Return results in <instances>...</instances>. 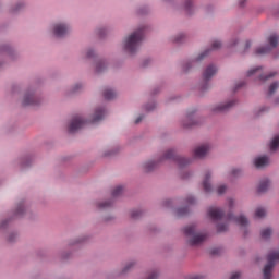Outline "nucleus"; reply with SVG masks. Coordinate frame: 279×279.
I'll return each instance as SVG.
<instances>
[{
    "label": "nucleus",
    "instance_id": "1a4fd4ad",
    "mask_svg": "<svg viewBox=\"0 0 279 279\" xmlns=\"http://www.w3.org/2000/svg\"><path fill=\"white\" fill-rule=\"evenodd\" d=\"M208 217L214 221H219V219H223V210L217 207H209Z\"/></svg>",
    "mask_w": 279,
    "mask_h": 279
},
{
    "label": "nucleus",
    "instance_id": "58836bf2",
    "mask_svg": "<svg viewBox=\"0 0 279 279\" xmlns=\"http://www.w3.org/2000/svg\"><path fill=\"white\" fill-rule=\"evenodd\" d=\"M182 38H184V34H180L174 40L175 43H182Z\"/></svg>",
    "mask_w": 279,
    "mask_h": 279
},
{
    "label": "nucleus",
    "instance_id": "bb28decb",
    "mask_svg": "<svg viewBox=\"0 0 279 279\" xmlns=\"http://www.w3.org/2000/svg\"><path fill=\"white\" fill-rule=\"evenodd\" d=\"M262 70L263 68L260 66L250 70L247 72V77H252V75H256V73H260Z\"/></svg>",
    "mask_w": 279,
    "mask_h": 279
},
{
    "label": "nucleus",
    "instance_id": "2eb2a0df",
    "mask_svg": "<svg viewBox=\"0 0 279 279\" xmlns=\"http://www.w3.org/2000/svg\"><path fill=\"white\" fill-rule=\"evenodd\" d=\"M270 186V182L268 179H264L259 182V185L257 187L258 193H265Z\"/></svg>",
    "mask_w": 279,
    "mask_h": 279
},
{
    "label": "nucleus",
    "instance_id": "6e6552de",
    "mask_svg": "<svg viewBox=\"0 0 279 279\" xmlns=\"http://www.w3.org/2000/svg\"><path fill=\"white\" fill-rule=\"evenodd\" d=\"M227 219L228 221H234V223H236L238 226H241V228H245V226L250 223V221H247V218H245V216L234 217V215L228 214Z\"/></svg>",
    "mask_w": 279,
    "mask_h": 279
},
{
    "label": "nucleus",
    "instance_id": "de8ad7c7",
    "mask_svg": "<svg viewBox=\"0 0 279 279\" xmlns=\"http://www.w3.org/2000/svg\"><path fill=\"white\" fill-rule=\"evenodd\" d=\"M191 279H202V276H199V275H194V276L191 277Z\"/></svg>",
    "mask_w": 279,
    "mask_h": 279
},
{
    "label": "nucleus",
    "instance_id": "7c9ffc66",
    "mask_svg": "<svg viewBox=\"0 0 279 279\" xmlns=\"http://www.w3.org/2000/svg\"><path fill=\"white\" fill-rule=\"evenodd\" d=\"M208 53H210V50H205L203 53H201V54L198 56V58L196 59L197 62L204 60V59L206 58V56H208Z\"/></svg>",
    "mask_w": 279,
    "mask_h": 279
},
{
    "label": "nucleus",
    "instance_id": "5701e85b",
    "mask_svg": "<svg viewBox=\"0 0 279 279\" xmlns=\"http://www.w3.org/2000/svg\"><path fill=\"white\" fill-rule=\"evenodd\" d=\"M154 167H156L155 161H148V162L144 163L145 171H154Z\"/></svg>",
    "mask_w": 279,
    "mask_h": 279
},
{
    "label": "nucleus",
    "instance_id": "4c0bfd02",
    "mask_svg": "<svg viewBox=\"0 0 279 279\" xmlns=\"http://www.w3.org/2000/svg\"><path fill=\"white\" fill-rule=\"evenodd\" d=\"M186 202H187L189 204H195V197L189 196V197L186 198Z\"/></svg>",
    "mask_w": 279,
    "mask_h": 279
},
{
    "label": "nucleus",
    "instance_id": "a211bd4d",
    "mask_svg": "<svg viewBox=\"0 0 279 279\" xmlns=\"http://www.w3.org/2000/svg\"><path fill=\"white\" fill-rule=\"evenodd\" d=\"M36 100L32 95H25L23 100V106H35Z\"/></svg>",
    "mask_w": 279,
    "mask_h": 279
},
{
    "label": "nucleus",
    "instance_id": "f257e3e1",
    "mask_svg": "<svg viewBox=\"0 0 279 279\" xmlns=\"http://www.w3.org/2000/svg\"><path fill=\"white\" fill-rule=\"evenodd\" d=\"M143 38H145V33L143 28H138L125 39L124 49L129 51V53H136Z\"/></svg>",
    "mask_w": 279,
    "mask_h": 279
},
{
    "label": "nucleus",
    "instance_id": "423d86ee",
    "mask_svg": "<svg viewBox=\"0 0 279 279\" xmlns=\"http://www.w3.org/2000/svg\"><path fill=\"white\" fill-rule=\"evenodd\" d=\"M86 125V120L82 119L80 116H75L69 125V132L70 134H75L77 130H82Z\"/></svg>",
    "mask_w": 279,
    "mask_h": 279
},
{
    "label": "nucleus",
    "instance_id": "4468645a",
    "mask_svg": "<svg viewBox=\"0 0 279 279\" xmlns=\"http://www.w3.org/2000/svg\"><path fill=\"white\" fill-rule=\"evenodd\" d=\"M215 73H217V68L215 65H209L205 70L203 77L205 81H208L210 77H213V75H215Z\"/></svg>",
    "mask_w": 279,
    "mask_h": 279
},
{
    "label": "nucleus",
    "instance_id": "412c9836",
    "mask_svg": "<svg viewBox=\"0 0 279 279\" xmlns=\"http://www.w3.org/2000/svg\"><path fill=\"white\" fill-rule=\"evenodd\" d=\"M265 215H267V211H265V208H263V207H258V208L255 210V217H256V219H263V217H265Z\"/></svg>",
    "mask_w": 279,
    "mask_h": 279
},
{
    "label": "nucleus",
    "instance_id": "aec40b11",
    "mask_svg": "<svg viewBox=\"0 0 279 279\" xmlns=\"http://www.w3.org/2000/svg\"><path fill=\"white\" fill-rule=\"evenodd\" d=\"M279 147V135L275 136L274 140L270 143V150L276 151Z\"/></svg>",
    "mask_w": 279,
    "mask_h": 279
},
{
    "label": "nucleus",
    "instance_id": "72a5a7b5",
    "mask_svg": "<svg viewBox=\"0 0 279 279\" xmlns=\"http://www.w3.org/2000/svg\"><path fill=\"white\" fill-rule=\"evenodd\" d=\"M132 267H134V263H129L124 269H123V274H125L126 271H130V269H132Z\"/></svg>",
    "mask_w": 279,
    "mask_h": 279
},
{
    "label": "nucleus",
    "instance_id": "4be33fe9",
    "mask_svg": "<svg viewBox=\"0 0 279 279\" xmlns=\"http://www.w3.org/2000/svg\"><path fill=\"white\" fill-rule=\"evenodd\" d=\"M278 87H279V83L278 82L272 83L269 86L268 95H274L276 93V90H278Z\"/></svg>",
    "mask_w": 279,
    "mask_h": 279
},
{
    "label": "nucleus",
    "instance_id": "473e14b6",
    "mask_svg": "<svg viewBox=\"0 0 279 279\" xmlns=\"http://www.w3.org/2000/svg\"><path fill=\"white\" fill-rule=\"evenodd\" d=\"M217 230L218 232H226V230H228V225H218Z\"/></svg>",
    "mask_w": 279,
    "mask_h": 279
},
{
    "label": "nucleus",
    "instance_id": "7ed1b4c3",
    "mask_svg": "<svg viewBox=\"0 0 279 279\" xmlns=\"http://www.w3.org/2000/svg\"><path fill=\"white\" fill-rule=\"evenodd\" d=\"M267 40H268V46L257 48L255 50L256 56H265L266 53H269L271 49H276L278 47V40H279L278 35L271 34Z\"/></svg>",
    "mask_w": 279,
    "mask_h": 279
},
{
    "label": "nucleus",
    "instance_id": "a878e982",
    "mask_svg": "<svg viewBox=\"0 0 279 279\" xmlns=\"http://www.w3.org/2000/svg\"><path fill=\"white\" fill-rule=\"evenodd\" d=\"M275 75H276V72H271V73H269L268 75H263V74H260L259 75V80H260V82H267V80H269V78H271V77H275Z\"/></svg>",
    "mask_w": 279,
    "mask_h": 279
},
{
    "label": "nucleus",
    "instance_id": "39448f33",
    "mask_svg": "<svg viewBox=\"0 0 279 279\" xmlns=\"http://www.w3.org/2000/svg\"><path fill=\"white\" fill-rule=\"evenodd\" d=\"M162 160H174L175 162H178V165H180V167H184L185 165H189L191 162V159H186L185 157H180L175 155V150L173 149H168L163 157L160 159V161Z\"/></svg>",
    "mask_w": 279,
    "mask_h": 279
},
{
    "label": "nucleus",
    "instance_id": "49530a36",
    "mask_svg": "<svg viewBox=\"0 0 279 279\" xmlns=\"http://www.w3.org/2000/svg\"><path fill=\"white\" fill-rule=\"evenodd\" d=\"M185 9H186V10H191V1H187V2H186Z\"/></svg>",
    "mask_w": 279,
    "mask_h": 279
},
{
    "label": "nucleus",
    "instance_id": "f3484780",
    "mask_svg": "<svg viewBox=\"0 0 279 279\" xmlns=\"http://www.w3.org/2000/svg\"><path fill=\"white\" fill-rule=\"evenodd\" d=\"M195 116L191 112L187 113L186 116V121H189V123L184 122L183 125L184 128H192V125H197V122H195Z\"/></svg>",
    "mask_w": 279,
    "mask_h": 279
},
{
    "label": "nucleus",
    "instance_id": "cd10ccee",
    "mask_svg": "<svg viewBox=\"0 0 279 279\" xmlns=\"http://www.w3.org/2000/svg\"><path fill=\"white\" fill-rule=\"evenodd\" d=\"M141 215H143V211H141L138 209H134L133 211H131L132 219H138V217H141Z\"/></svg>",
    "mask_w": 279,
    "mask_h": 279
},
{
    "label": "nucleus",
    "instance_id": "0eeeda50",
    "mask_svg": "<svg viewBox=\"0 0 279 279\" xmlns=\"http://www.w3.org/2000/svg\"><path fill=\"white\" fill-rule=\"evenodd\" d=\"M53 34L57 38H62V36H66V34H69V26L65 24H56L53 27Z\"/></svg>",
    "mask_w": 279,
    "mask_h": 279
},
{
    "label": "nucleus",
    "instance_id": "09e8293b",
    "mask_svg": "<svg viewBox=\"0 0 279 279\" xmlns=\"http://www.w3.org/2000/svg\"><path fill=\"white\" fill-rule=\"evenodd\" d=\"M244 84H245V83H240V84H238L236 87H235V90H239V88H241Z\"/></svg>",
    "mask_w": 279,
    "mask_h": 279
},
{
    "label": "nucleus",
    "instance_id": "f03ea898",
    "mask_svg": "<svg viewBox=\"0 0 279 279\" xmlns=\"http://www.w3.org/2000/svg\"><path fill=\"white\" fill-rule=\"evenodd\" d=\"M183 232L189 239L190 245H202V243H204L208 236L205 233L197 232V228L195 227V225L186 226L183 229Z\"/></svg>",
    "mask_w": 279,
    "mask_h": 279
},
{
    "label": "nucleus",
    "instance_id": "6ab92c4d",
    "mask_svg": "<svg viewBox=\"0 0 279 279\" xmlns=\"http://www.w3.org/2000/svg\"><path fill=\"white\" fill-rule=\"evenodd\" d=\"M117 97V93L112 89H105L104 92V98L110 101V99H114Z\"/></svg>",
    "mask_w": 279,
    "mask_h": 279
},
{
    "label": "nucleus",
    "instance_id": "393cba45",
    "mask_svg": "<svg viewBox=\"0 0 279 279\" xmlns=\"http://www.w3.org/2000/svg\"><path fill=\"white\" fill-rule=\"evenodd\" d=\"M271 229L266 228L264 230H262V239H269V236H271Z\"/></svg>",
    "mask_w": 279,
    "mask_h": 279
},
{
    "label": "nucleus",
    "instance_id": "f8f14e48",
    "mask_svg": "<svg viewBox=\"0 0 279 279\" xmlns=\"http://www.w3.org/2000/svg\"><path fill=\"white\" fill-rule=\"evenodd\" d=\"M269 165V157L263 156L255 159V167L257 169H263V167H267Z\"/></svg>",
    "mask_w": 279,
    "mask_h": 279
},
{
    "label": "nucleus",
    "instance_id": "a18cd8bd",
    "mask_svg": "<svg viewBox=\"0 0 279 279\" xmlns=\"http://www.w3.org/2000/svg\"><path fill=\"white\" fill-rule=\"evenodd\" d=\"M93 56H94V51H93V50H89V51L87 52V58H93Z\"/></svg>",
    "mask_w": 279,
    "mask_h": 279
},
{
    "label": "nucleus",
    "instance_id": "c9c22d12",
    "mask_svg": "<svg viewBox=\"0 0 279 279\" xmlns=\"http://www.w3.org/2000/svg\"><path fill=\"white\" fill-rule=\"evenodd\" d=\"M110 202H105V203H100L99 204V208H108V206H110Z\"/></svg>",
    "mask_w": 279,
    "mask_h": 279
},
{
    "label": "nucleus",
    "instance_id": "9d476101",
    "mask_svg": "<svg viewBox=\"0 0 279 279\" xmlns=\"http://www.w3.org/2000/svg\"><path fill=\"white\" fill-rule=\"evenodd\" d=\"M208 151H210V146L208 144H204L195 148L194 156L195 158H204Z\"/></svg>",
    "mask_w": 279,
    "mask_h": 279
},
{
    "label": "nucleus",
    "instance_id": "ddd939ff",
    "mask_svg": "<svg viewBox=\"0 0 279 279\" xmlns=\"http://www.w3.org/2000/svg\"><path fill=\"white\" fill-rule=\"evenodd\" d=\"M104 117H106V110L97 109L95 111L93 119L90 120V123H99V121H101V119H104Z\"/></svg>",
    "mask_w": 279,
    "mask_h": 279
},
{
    "label": "nucleus",
    "instance_id": "c85d7f7f",
    "mask_svg": "<svg viewBox=\"0 0 279 279\" xmlns=\"http://www.w3.org/2000/svg\"><path fill=\"white\" fill-rule=\"evenodd\" d=\"M227 190H228V187L226 185H220L217 189V193H218V195H223Z\"/></svg>",
    "mask_w": 279,
    "mask_h": 279
},
{
    "label": "nucleus",
    "instance_id": "b1692460",
    "mask_svg": "<svg viewBox=\"0 0 279 279\" xmlns=\"http://www.w3.org/2000/svg\"><path fill=\"white\" fill-rule=\"evenodd\" d=\"M123 193V186L119 185L112 191V197H119Z\"/></svg>",
    "mask_w": 279,
    "mask_h": 279
},
{
    "label": "nucleus",
    "instance_id": "e433bc0d",
    "mask_svg": "<svg viewBox=\"0 0 279 279\" xmlns=\"http://www.w3.org/2000/svg\"><path fill=\"white\" fill-rule=\"evenodd\" d=\"M241 278V272H233L230 277V279H239Z\"/></svg>",
    "mask_w": 279,
    "mask_h": 279
},
{
    "label": "nucleus",
    "instance_id": "2f4dec72",
    "mask_svg": "<svg viewBox=\"0 0 279 279\" xmlns=\"http://www.w3.org/2000/svg\"><path fill=\"white\" fill-rule=\"evenodd\" d=\"M186 213H189V208L187 207H183V208H179L178 209L179 217H183V215H186Z\"/></svg>",
    "mask_w": 279,
    "mask_h": 279
},
{
    "label": "nucleus",
    "instance_id": "603ef678",
    "mask_svg": "<svg viewBox=\"0 0 279 279\" xmlns=\"http://www.w3.org/2000/svg\"><path fill=\"white\" fill-rule=\"evenodd\" d=\"M242 3H245V0H243Z\"/></svg>",
    "mask_w": 279,
    "mask_h": 279
},
{
    "label": "nucleus",
    "instance_id": "ea45409f",
    "mask_svg": "<svg viewBox=\"0 0 279 279\" xmlns=\"http://www.w3.org/2000/svg\"><path fill=\"white\" fill-rule=\"evenodd\" d=\"M228 204H229V208H234V201L232 198L228 201Z\"/></svg>",
    "mask_w": 279,
    "mask_h": 279
},
{
    "label": "nucleus",
    "instance_id": "20e7f679",
    "mask_svg": "<svg viewBox=\"0 0 279 279\" xmlns=\"http://www.w3.org/2000/svg\"><path fill=\"white\" fill-rule=\"evenodd\" d=\"M268 264L264 267V279H271V271L276 265V260H279V252H272L267 257Z\"/></svg>",
    "mask_w": 279,
    "mask_h": 279
},
{
    "label": "nucleus",
    "instance_id": "c03bdc74",
    "mask_svg": "<svg viewBox=\"0 0 279 279\" xmlns=\"http://www.w3.org/2000/svg\"><path fill=\"white\" fill-rule=\"evenodd\" d=\"M23 213V206H20L19 208H17V210H16V214L17 215H21Z\"/></svg>",
    "mask_w": 279,
    "mask_h": 279
},
{
    "label": "nucleus",
    "instance_id": "f704fd0d",
    "mask_svg": "<svg viewBox=\"0 0 279 279\" xmlns=\"http://www.w3.org/2000/svg\"><path fill=\"white\" fill-rule=\"evenodd\" d=\"M102 66H105V63H102V62H100V63L97 64V66H96L97 73H101V68H102Z\"/></svg>",
    "mask_w": 279,
    "mask_h": 279
},
{
    "label": "nucleus",
    "instance_id": "9b49d317",
    "mask_svg": "<svg viewBox=\"0 0 279 279\" xmlns=\"http://www.w3.org/2000/svg\"><path fill=\"white\" fill-rule=\"evenodd\" d=\"M236 104V100H230L229 102L225 105H218L215 109L214 112H226L230 110L234 105Z\"/></svg>",
    "mask_w": 279,
    "mask_h": 279
},
{
    "label": "nucleus",
    "instance_id": "3c124183",
    "mask_svg": "<svg viewBox=\"0 0 279 279\" xmlns=\"http://www.w3.org/2000/svg\"><path fill=\"white\" fill-rule=\"evenodd\" d=\"M16 11H19V7L15 10H13V12H16Z\"/></svg>",
    "mask_w": 279,
    "mask_h": 279
},
{
    "label": "nucleus",
    "instance_id": "c756f323",
    "mask_svg": "<svg viewBox=\"0 0 279 279\" xmlns=\"http://www.w3.org/2000/svg\"><path fill=\"white\" fill-rule=\"evenodd\" d=\"M211 49H214V50L221 49V41L215 40V41L211 44Z\"/></svg>",
    "mask_w": 279,
    "mask_h": 279
},
{
    "label": "nucleus",
    "instance_id": "8fccbe9b",
    "mask_svg": "<svg viewBox=\"0 0 279 279\" xmlns=\"http://www.w3.org/2000/svg\"><path fill=\"white\" fill-rule=\"evenodd\" d=\"M153 108H154V106L153 107L147 106L146 110H151Z\"/></svg>",
    "mask_w": 279,
    "mask_h": 279
},
{
    "label": "nucleus",
    "instance_id": "37998d69",
    "mask_svg": "<svg viewBox=\"0 0 279 279\" xmlns=\"http://www.w3.org/2000/svg\"><path fill=\"white\" fill-rule=\"evenodd\" d=\"M238 173H241V170H239V169H233L232 170V175H236Z\"/></svg>",
    "mask_w": 279,
    "mask_h": 279
},
{
    "label": "nucleus",
    "instance_id": "dca6fc26",
    "mask_svg": "<svg viewBox=\"0 0 279 279\" xmlns=\"http://www.w3.org/2000/svg\"><path fill=\"white\" fill-rule=\"evenodd\" d=\"M203 189L206 193H210V191H213V187L210 186V173H207L205 175V179L203 181Z\"/></svg>",
    "mask_w": 279,
    "mask_h": 279
},
{
    "label": "nucleus",
    "instance_id": "79ce46f5",
    "mask_svg": "<svg viewBox=\"0 0 279 279\" xmlns=\"http://www.w3.org/2000/svg\"><path fill=\"white\" fill-rule=\"evenodd\" d=\"M141 121H143V116H140V117L135 120V124L138 125V123H141Z\"/></svg>",
    "mask_w": 279,
    "mask_h": 279
},
{
    "label": "nucleus",
    "instance_id": "a19ab883",
    "mask_svg": "<svg viewBox=\"0 0 279 279\" xmlns=\"http://www.w3.org/2000/svg\"><path fill=\"white\" fill-rule=\"evenodd\" d=\"M250 47H252V43L251 41H246L245 43L244 51H247V49H250Z\"/></svg>",
    "mask_w": 279,
    "mask_h": 279
}]
</instances>
